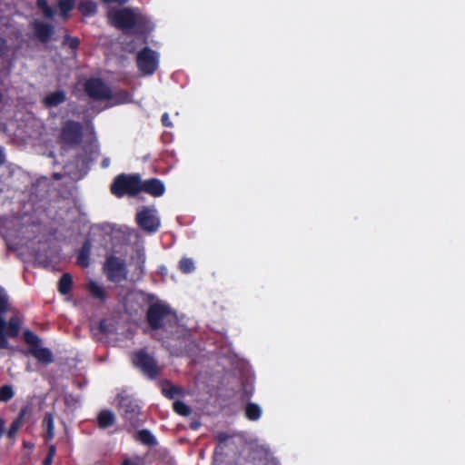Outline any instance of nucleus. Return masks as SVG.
Returning <instances> with one entry per match:
<instances>
[{
  "mask_svg": "<svg viewBox=\"0 0 465 465\" xmlns=\"http://www.w3.org/2000/svg\"><path fill=\"white\" fill-rule=\"evenodd\" d=\"M138 294L141 296L142 301L149 304V307L145 313V319L148 326L157 331L164 328V322H170L173 320L176 322V315L171 310L169 305L156 301L157 297L153 293H148L143 291H139Z\"/></svg>",
  "mask_w": 465,
  "mask_h": 465,
  "instance_id": "1",
  "label": "nucleus"
},
{
  "mask_svg": "<svg viewBox=\"0 0 465 465\" xmlns=\"http://www.w3.org/2000/svg\"><path fill=\"white\" fill-rule=\"evenodd\" d=\"M141 176L139 173H120L110 185V192L117 198L125 195L134 197L140 193Z\"/></svg>",
  "mask_w": 465,
  "mask_h": 465,
  "instance_id": "2",
  "label": "nucleus"
},
{
  "mask_svg": "<svg viewBox=\"0 0 465 465\" xmlns=\"http://www.w3.org/2000/svg\"><path fill=\"white\" fill-rule=\"evenodd\" d=\"M131 360L133 365L150 380H155L162 371L155 358L149 354L146 349L134 351Z\"/></svg>",
  "mask_w": 465,
  "mask_h": 465,
  "instance_id": "3",
  "label": "nucleus"
},
{
  "mask_svg": "<svg viewBox=\"0 0 465 465\" xmlns=\"http://www.w3.org/2000/svg\"><path fill=\"white\" fill-rule=\"evenodd\" d=\"M119 408L122 411V415L126 422H128L132 429L139 428L143 425V421L140 419L141 407L138 401L123 391L117 395Z\"/></svg>",
  "mask_w": 465,
  "mask_h": 465,
  "instance_id": "4",
  "label": "nucleus"
},
{
  "mask_svg": "<svg viewBox=\"0 0 465 465\" xmlns=\"http://www.w3.org/2000/svg\"><path fill=\"white\" fill-rule=\"evenodd\" d=\"M84 136V128L81 123L67 120L64 123L60 132L61 143L69 145L76 146L81 143Z\"/></svg>",
  "mask_w": 465,
  "mask_h": 465,
  "instance_id": "5",
  "label": "nucleus"
},
{
  "mask_svg": "<svg viewBox=\"0 0 465 465\" xmlns=\"http://www.w3.org/2000/svg\"><path fill=\"white\" fill-rule=\"evenodd\" d=\"M84 90L94 101H105L113 97L110 87L98 77L87 79L84 84Z\"/></svg>",
  "mask_w": 465,
  "mask_h": 465,
  "instance_id": "6",
  "label": "nucleus"
},
{
  "mask_svg": "<svg viewBox=\"0 0 465 465\" xmlns=\"http://www.w3.org/2000/svg\"><path fill=\"white\" fill-rule=\"evenodd\" d=\"M104 271L107 279L113 282H122L127 277L125 262L114 255H109L106 257Z\"/></svg>",
  "mask_w": 465,
  "mask_h": 465,
  "instance_id": "7",
  "label": "nucleus"
},
{
  "mask_svg": "<svg viewBox=\"0 0 465 465\" xmlns=\"http://www.w3.org/2000/svg\"><path fill=\"white\" fill-rule=\"evenodd\" d=\"M139 71L144 75H152L158 68V54L150 47L145 46L136 55Z\"/></svg>",
  "mask_w": 465,
  "mask_h": 465,
  "instance_id": "8",
  "label": "nucleus"
},
{
  "mask_svg": "<svg viewBox=\"0 0 465 465\" xmlns=\"http://www.w3.org/2000/svg\"><path fill=\"white\" fill-rule=\"evenodd\" d=\"M22 320L19 315H13L8 322L0 320V349H7L8 338H16L19 335Z\"/></svg>",
  "mask_w": 465,
  "mask_h": 465,
  "instance_id": "9",
  "label": "nucleus"
},
{
  "mask_svg": "<svg viewBox=\"0 0 465 465\" xmlns=\"http://www.w3.org/2000/svg\"><path fill=\"white\" fill-rule=\"evenodd\" d=\"M138 226L144 232L153 233L160 227V220L154 212L148 207H143L136 213L135 217Z\"/></svg>",
  "mask_w": 465,
  "mask_h": 465,
  "instance_id": "10",
  "label": "nucleus"
},
{
  "mask_svg": "<svg viewBox=\"0 0 465 465\" xmlns=\"http://www.w3.org/2000/svg\"><path fill=\"white\" fill-rule=\"evenodd\" d=\"M109 18L118 28H132L135 25L134 13L129 8L114 10L109 13Z\"/></svg>",
  "mask_w": 465,
  "mask_h": 465,
  "instance_id": "11",
  "label": "nucleus"
},
{
  "mask_svg": "<svg viewBox=\"0 0 465 465\" xmlns=\"http://www.w3.org/2000/svg\"><path fill=\"white\" fill-rule=\"evenodd\" d=\"M143 192L153 197H160L165 192L163 183L158 178H150L145 181L141 180L140 193Z\"/></svg>",
  "mask_w": 465,
  "mask_h": 465,
  "instance_id": "12",
  "label": "nucleus"
},
{
  "mask_svg": "<svg viewBox=\"0 0 465 465\" xmlns=\"http://www.w3.org/2000/svg\"><path fill=\"white\" fill-rule=\"evenodd\" d=\"M34 38L41 43L46 44L54 34V26L41 21H35L33 23Z\"/></svg>",
  "mask_w": 465,
  "mask_h": 465,
  "instance_id": "13",
  "label": "nucleus"
},
{
  "mask_svg": "<svg viewBox=\"0 0 465 465\" xmlns=\"http://www.w3.org/2000/svg\"><path fill=\"white\" fill-rule=\"evenodd\" d=\"M83 153H79L76 158L84 163H89L95 160L99 154V146L96 143H89L83 146Z\"/></svg>",
  "mask_w": 465,
  "mask_h": 465,
  "instance_id": "14",
  "label": "nucleus"
},
{
  "mask_svg": "<svg viewBox=\"0 0 465 465\" xmlns=\"http://www.w3.org/2000/svg\"><path fill=\"white\" fill-rule=\"evenodd\" d=\"M28 354L35 357L40 363L50 364L54 361L52 351L48 348H42L40 345L36 348H29Z\"/></svg>",
  "mask_w": 465,
  "mask_h": 465,
  "instance_id": "15",
  "label": "nucleus"
},
{
  "mask_svg": "<svg viewBox=\"0 0 465 465\" xmlns=\"http://www.w3.org/2000/svg\"><path fill=\"white\" fill-rule=\"evenodd\" d=\"M54 414L46 412L42 420V428L45 431L44 439L45 442H50L54 437Z\"/></svg>",
  "mask_w": 465,
  "mask_h": 465,
  "instance_id": "16",
  "label": "nucleus"
},
{
  "mask_svg": "<svg viewBox=\"0 0 465 465\" xmlns=\"http://www.w3.org/2000/svg\"><path fill=\"white\" fill-rule=\"evenodd\" d=\"M116 417L110 410H102L96 418V423L99 429L105 430L115 423Z\"/></svg>",
  "mask_w": 465,
  "mask_h": 465,
  "instance_id": "17",
  "label": "nucleus"
},
{
  "mask_svg": "<svg viewBox=\"0 0 465 465\" xmlns=\"http://www.w3.org/2000/svg\"><path fill=\"white\" fill-rule=\"evenodd\" d=\"M91 249H92L91 241L89 239H86L84 242V243L78 252V255H77V263L83 268H86L90 264Z\"/></svg>",
  "mask_w": 465,
  "mask_h": 465,
  "instance_id": "18",
  "label": "nucleus"
},
{
  "mask_svg": "<svg viewBox=\"0 0 465 465\" xmlns=\"http://www.w3.org/2000/svg\"><path fill=\"white\" fill-rule=\"evenodd\" d=\"M66 100V95L64 91H55L45 95L44 104L46 107L57 106Z\"/></svg>",
  "mask_w": 465,
  "mask_h": 465,
  "instance_id": "19",
  "label": "nucleus"
},
{
  "mask_svg": "<svg viewBox=\"0 0 465 465\" xmlns=\"http://www.w3.org/2000/svg\"><path fill=\"white\" fill-rule=\"evenodd\" d=\"M134 439L136 441H139L140 443L150 447L157 445V440L155 437L147 429L136 431L135 434L134 435Z\"/></svg>",
  "mask_w": 465,
  "mask_h": 465,
  "instance_id": "20",
  "label": "nucleus"
},
{
  "mask_svg": "<svg viewBox=\"0 0 465 465\" xmlns=\"http://www.w3.org/2000/svg\"><path fill=\"white\" fill-rule=\"evenodd\" d=\"M162 393L167 399H173L176 395L183 394V389L173 385L169 380H163L162 381Z\"/></svg>",
  "mask_w": 465,
  "mask_h": 465,
  "instance_id": "21",
  "label": "nucleus"
},
{
  "mask_svg": "<svg viewBox=\"0 0 465 465\" xmlns=\"http://www.w3.org/2000/svg\"><path fill=\"white\" fill-rule=\"evenodd\" d=\"M87 290L93 298L103 302H105L107 295L103 286L99 285L95 282L91 281L87 285Z\"/></svg>",
  "mask_w": 465,
  "mask_h": 465,
  "instance_id": "22",
  "label": "nucleus"
},
{
  "mask_svg": "<svg viewBox=\"0 0 465 465\" xmlns=\"http://www.w3.org/2000/svg\"><path fill=\"white\" fill-rule=\"evenodd\" d=\"M78 10L84 16H92L97 13V5L93 0L82 1L78 5Z\"/></svg>",
  "mask_w": 465,
  "mask_h": 465,
  "instance_id": "23",
  "label": "nucleus"
},
{
  "mask_svg": "<svg viewBox=\"0 0 465 465\" xmlns=\"http://www.w3.org/2000/svg\"><path fill=\"white\" fill-rule=\"evenodd\" d=\"M73 287V278L69 273H64L58 282V291L61 294H68Z\"/></svg>",
  "mask_w": 465,
  "mask_h": 465,
  "instance_id": "24",
  "label": "nucleus"
},
{
  "mask_svg": "<svg viewBox=\"0 0 465 465\" xmlns=\"http://www.w3.org/2000/svg\"><path fill=\"white\" fill-rule=\"evenodd\" d=\"M245 416L250 420H257L262 416V410L258 404L249 402L245 406Z\"/></svg>",
  "mask_w": 465,
  "mask_h": 465,
  "instance_id": "25",
  "label": "nucleus"
},
{
  "mask_svg": "<svg viewBox=\"0 0 465 465\" xmlns=\"http://www.w3.org/2000/svg\"><path fill=\"white\" fill-rule=\"evenodd\" d=\"M178 269L183 273H191L194 271V262L192 258L183 257L178 263Z\"/></svg>",
  "mask_w": 465,
  "mask_h": 465,
  "instance_id": "26",
  "label": "nucleus"
},
{
  "mask_svg": "<svg viewBox=\"0 0 465 465\" xmlns=\"http://www.w3.org/2000/svg\"><path fill=\"white\" fill-rule=\"evenodd\" d=\"M25 341L29 345V348H36L40 345V338L33 331L26 330L24 332Z\"/></svg>",
  "mask_w": 465,
  "mask_h": 465,
  "instance_id": "27",
  "label": "nucleus"
},
{
  "mask_svg": "<svg viewBox=\"0 0 465 465\" xmlns=\"http://www.w3.org/2000/svg\"><path fill=\"white\" fill-rule=\"evenodd\" d=\"M173 411L183 417H187L191 414V408L182 401H175L173 404Z\"/></svg>",
  "mask_w": 465,
  "mask_h": 465,
  "instance_id": "28",
  "label": "nucleus"
},
{
  "mask_svg": "<svg viewBox=\"0 0 465 465\" xmlns=\"http://www.w3.org/2000/svg\"><path fill=\"white\" fill-rule=\"evenodd\" d=\"M8 296L0 286V320L2 322H6L4 318V314L8 311Z\"/></svg>",
  "mask_w": 465,
  "mask_h": 465,
  "instance_id": "29",
  "label": "nucleus"
},
{
  "mask_svg": "<svg viewBox=\"0 0 465 465\" xmlns=\"http://www.w3.org/2000/svg\"><path fill=\"white\" fill-rule=\"evenodd\" d=\"M15 396V391L11 385H3L0 387V401L7 402Z\"/></svg>",
  "mask_w": 465,
  "mask_h": 465,
  "instance_id": "30",
  "label": "nucleus"
},
{
  "mask_svg": "<svg viewBox=\"0 0 465 465\" xmlns=\"http://www.w3.org/2000/svg\"><path fill=\"white\" fill-rule=\"evenodd\" d=\"M75 0H59L58 6L63 16H67L74 7Z\"/></svg>",
  "mask_w": 465,
  "mask_h": 465,
  "instance_id": "31",
  "label": "nucleus"
},
{
  "mask_svg": "<svg viewBox=\"0 0 465 465\" xmlns=\"http://www.w3.org/2000/svg\"><path fill=\"white\" fill-rule=\"evenodd\" d=\"M31 412L32 406L30 404L24 405L14 421L17 422L22 426L25 422V417L29 416Z\"/></svg>",
  "mask_w": 465,
  "mask_h": 465,
  "instance_id": "32",
  "label": "nucleus"
},
{
  "mask_svg": "<svg viewBox=\"0 0 465 465\" xmlns=\"http://www.w3.org/2000/svg\"><path fill=\"white\" fill-rule=\"evenodd\" d=\"M36 5L42 10L45 18H52L54 16V10L49 6L46 0H37Z\"/></svg>",
  "mask_w": 465,
  "mask_h": 465,
  "instance_id": "33",
  "label": "nucleus"
},
{
  "mask_svg": "<svg viewBox=\"0 0 465 465\" xmlns=\"http://www.w3.org/2000/svg\"><path fill=\"white\" fill-rule=\"evenodd\" d=\"M63 45L69 46L72 50L75 51L80 45V39L75 36L65 35L63 39Z\"/></svg>",
  "mask_w": 465,
  "mask_h": 465,
  "instance_id": "34",
  "label": "nucleus"
},
{
  "mask_svg": "<svg viewBox=\"0 0 465 465\" xmlns=\"http://www.w3.org/2000/svg\"><path fill=\"white\" fill-rule=\"evenodd\" d=\"M21 428V425L18 424L17 422L15 421H13L9 427V429L7 430L6 431V436L9 438V439H13L15 438V436L16 435L17 431L19 430V429Z\"/></svg>",
  "mask_w": 465,
  "mask_h": 465,
  "instance_id": "35",
  "label": "nucleus"
},
{
  "mask_svg": "<svg viewBox=\"0 0 465 465\" xmlns=\"http://www.w3.org/2000/svg\"><path fill=\"white\" fill-rule=\"evenodd\" d=\"M122 465H141L140 458H126L123 460Z\"/></svg>",
  "mask_w": 465,
  "mask_h": 465,
  "instance_id": "36",
  "label": "nucleus"
},
{
  "mask_svg": "<svg viewBox=\"0 0 465 465\" xmlns=\"http://www.w3.org/2000/svg\"><path fill=\"white\" fill-rule=\"evenodd\" d=\"M7 50V42L6 40L0 36V57H2Z\"/></svg>",
  "mask_w": 465,
  "mask_h": 465,
  "instance_id": "37",
  "label": "nucleus"
},
{
  "mask_svg": "<svg viewBox=\"0 0 465 465\" xmlns=\"http://www.w3.org/2000/svg\"><path fill=\"white\" fill-rule=\"evenodd\" d=\"M162 124L165 127H172L173 124L170 121L169 114L167 113H164L161 117Z\"/></svg>",
  "mask_w": 465,
  "mask_h": 465,
  "instance_id": "38",
  "label": "nucleus"
},
{
  "mask_svg": "<svg viewBox=\"0 0 465 465\" xmlns=\"http://www.w3.org/2000/svg\"><path fill=\"white\" fill-rule=\"evenodd\" d=\"M104 4L111 5V4H118V5H124L127 0H101Z\"/></svg>",
  "mask_w": 465,
  "mask_h": 465,
  "instance_id": "39",
  "label": "nucleus"
},
{
  "mask_svg": "<svg viewBox=\"0 0 465 465\" xmlns=\"http://www.w3.org/2000/svg\"><path fill=\"white\" fill-rule=\"evenodd\" d=\"M229 439V435L225 432H220L217 435V440L220 443L225 442Z\"/></svg>",
  "mask_w": 465,
  "mask_h": 465,
  "instance_id": "40",
  "label": "nucleus"
},
{
  "mask_svg": "<svg viewBox=\"0 0 465 465\" xmlns=\"http://www.w3.org/2000/svg\"><path fill=\"white\" fill-rule=\"evenodd\" d=\"M56 454V447L54 444H50L48 447L47 456L54 458Z\"/></svg>",
  "mask_w": 465,
  "mask_h": 465,
  "instance_id": "41",
  "label": "nucleus"
},
{
  "mask_svg": "<svg viewBox=\"0 0 465 465\" xmlns=\"http://www.w3.org/2000/svg\"><path fill=\"white\" fill-rule=\"evenodd\" d=\"M56 454V447L54 444H50L48 447L47 456L54 458Z\"/></svg>",
  "mask_w": 465,
  "mask_h": 465,
  "instance_id": "42",
  "label": "nucleus"
},
{
  "mask_svg": "<svg viewBox=\"0 0 465 465\" xmlns=\"http://www.w3.org/2000/svg\"><path fill=\"white\" fill-rule=\"evenodd\" d=\"M110 163H111V161L108 157H105L103 159L102 163H101V167L105 169V168H108L110 166Z\"/></svg>",
  "mask_w": 465,
  "mask_h": 465,
  "instance_id": "43",
  "label": "nucleus"
},
{
  "mask_svg": "<svg viewBox=\"0 0 465 465\" xmlns=\"http://www.w3.org/2000/svg\"><path fill=\"white\" fill-rule=\"evenodd\" d=\"M53 460L54 458L46 455L43 460V465H51L53 463Z\"/></svg>",
  "mask_w": 465,
  "mask_h": 465,
  "instance_id": "44",
  "label": "nucleus"
},
{
  "mask_svg": "<svg viewBox=\"0 0 465 465\" xmlns=\"http://www.w3.org/2000/svg\"><path fill=\"white\" fill-rule=\"evenodd\" d=\"M74 401V397L72 395H67L64 398V401L66 405H70L71 401Z\"/></svg>",
  "mask_w": 465,
  "mask_h": 465,
  "instance_id": "45",
  "label": "nucleus"
},
{
  "mask_svg": "<svg viewBox=\"0 0 465 465\" xmlns=\"http://www.w3.org/2000/svg\"><path fill=\"white\" fill-rule=\"evenodd\" d=\"M53 177L55 179V180H59L62 178V174L61 173H54Z\"/></svg>",
  "mask_w": 465,
  "mask_h": 465,
  "instance_id": "46",
  "label": "nucleus"
},
{
  "mask_svg": "<svg viewBox=\"0 0 465 465\" xmlns=\"http://www.w3.org/2000/svg\"><path fill=\"white\" fill-rule=\"evenodd\" d=\"M138 258H139V260H141L142 264H143V263H144V262H145V257H144V255H143V253H142V254H139Z\"/></svg>",
  "mask_w": 465,
  "mask_h": 465,
  "instance_id": "47",
  "label": "nucleus"
},
{
  "mask_svg": "<svg viewBox=\"0 0 465 465\" xmlns=\"http://www.w3.org/2000/svg\"><path fill=\"white\" fill-rule=\"evenodd\" d=\"M120 95H121V96H123V97H124V98H127L129 94H128V93H127L126 91H122V92L120 93Z\"/></svg>",
  "mask_w": 465,
  "mask_h": 465,
  "instance_id": "48",
  "label": "nucleus"
},
{
  "mask_svg": "<svg viewBox=\"0 0 465 465\" xmlns=\"http://www.w3.org/2000/svg\"><path fill=\"white\" fill-rule=\"evenodd\" d=\"M100 330H101L102 331H104V323H103V322H101V323H100Z\"/></svg>",
  "mask_w": 465,
  "mask_h": 465,
  "instance_id": "49",
  "label": "nucleus"
}]
</instances>
